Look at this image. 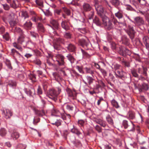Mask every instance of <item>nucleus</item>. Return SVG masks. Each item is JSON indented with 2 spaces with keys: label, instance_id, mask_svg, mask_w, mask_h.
I'll use <instances>...</instances> for the list:
<instances>
[{
  "label": "nucleus",
  "instance_id": "774afa93",
  "mask_svg": "<svg viewBox=\"0 0 149 149\" xmlns=\"http://www.w3.org/2000/svg\"><path fill=\"white\" fill-rule=\"evenodd\" d=\"M79 30L82 33L85 34L86 32V31L85 28L79 29Z\"/></svg>",
  "mask_w": 149,
  "mask_h": 149
},
{
  "label": "nucleus",
  "instance_id": "39448f33",
  "mask_svg": "<svg viewBox=\"0 0 149 149\" xmlns=\"http://www.w3.org/2000/svg\"><path fill=\"white\" fill-rule=\"evenodd\" d=\"M102 20L103 24L105 26L106 28L108 30H110L113 28L112 24L107 17L105 16H103L102 17Z\"/></svg>",
  "mask_w": 149,
  "mask_h": 149
},
{
  "label": "nucleus",
  "instance_id": "4c0bfd02",
  "mask_svg": "<svg viewBox=\"0 0 149 149\" xmlns=\"http://www.w3.org/2000/svg\"><path fill=\"white\" fill-rule=\"evenodd\" d=\"M36 2L37 5L41 7L43 6V1L42 0H36Z\"/></svg>",
  "mask_w": 149,
  "mask_h": 149
},
{
  "label": "nucleus",
  "instance_id": "ea45409f",
  "mask_svg": "<svg viewBox=\"0 0 149 149\" xmlns=\"http://www.w3.org/2000/svg\"><path fill=\"white\" fill-rule=\"evenodd\" d=\"M40 121V119L38 116H36L34 117L33 120V123L34 125H36L37 123Z\"/></svg>",
  "mask_w": 149,
  "mask_h": 149
},
{
  "label": "nucleus",
  "instance_id": "0eeeda50",
  "mask_svg": "<svg viewBox=\"0 0 149 149\" xmlns=\"http://www.w3.org/2000/svg\"><path fill=\"white\" fill-rule=\"evenodd\" d=\"M95 7L98 15L101 16L104 12L103 7L100 5H99L98 2L95 0Z\"/></svg>",
  "mask_w": 149,
  "mask_h": 149
},
{
  "label": "nucleus",
  "instance_id": "a18cd8bd",
  "mask_svg": "<svg viewBox=\"0 0 149 149\" xmlns=\"http://www.w3.org/2000/svg\"><path fill=\"white\" fill-rule=\"evenodd\" d=\"M98 85L97 84V85H96V89L99 88L101 86H103L104 85V84L102 81H101V80L98 81Z\"/></svg>",
  "mask_w": 149,
  "mask_h": 149
},
{
  "label": "nucleus",
  "instance_id": "de8ad7c7",
  "mask_svg": "<svg viewBox=\"0 0 149 149\" xmlns=\"http://www.w3.org/2000/svg\"><path fill=\"white\" fill-rule=\"evenodd\" d=\"M127 149H136V146L135 144H131L129 146Z\"/></svg>",
  "mask_w": 149,
  "mask_h": 149
},
{
  "label": "nucleus",
  "instance_id": "bf43d9fd",
  "mask_svg": "<svg viewBox=\"0 0 149 149\" xmlns=\"http://www.w3.org/2000/svg\"><path fill=\"white\" fill-rule=\"evenodd\" d=\"M120 65L118 64H115L113 65L112 68L114 69L115 70H116L119 68Z\"/></svg>",
  "mask_w": 149,
  "mask_h": 149
},
{
  "label": "nucleus",
  "instance_id": "9b49d317",
  "mask_svg": "<svg viewBox=\"0 0 149 149\" xmlns=\"http://www.w3.org/2000/svg\"><path fill=\"white\" fill-rule=\"evenodd\" d=\"M56 58V61L60 65H64L65 63L64 61V57L60 54H58L55 56Z\"/></svg>",
  "mask_w": 149,
  "mask_h": 149
},
{
  "label": "nucleus",
  "instance_id": "603ef678",
  "mask_svg": "<svg viewBox=\"0 0 149 149\" xmlns=\"http://www.w3.org/2000/svg\"><path fill=\"white\" fill-rule=\"evenodd\" d=\"M3 38L6 40H8L9 39V36L8 34L7 33L6 34L3 35Z\"/></svg>",
  "mask_w": 149,
  "mask_h": 149
},
{
  "label": "nucleus",
  "instance_id": "37998d69",
  "mask_svg": "<svg viewBox=\"0 0 149 149\" xmlns=\"http://www.w3.org/2000/svg\"><path fill=\"white\" fill-rule=\"evenodd\" d=\"M6 134V131L4 128H1L0 130V135L2 136H4Z\"/></svg>",
  "mask_w": 149,
  "mask_h": 149
},
{
  "label": "nucleus",
  "instance_id": "680f3d73",
  "mask_svg": "<svg viewBox=\"0 0 149 149\" xmlns=\"http://www.w3.org/2000/svg\"><path fill=\"white\" fill-rule=\"evenodd\" d=\"M142 88L145 90H147L148 89V87L147 84H144L142 85Z\"/></svg>",
  "mask_w": 149,
  "mask_h": 149
},
{
  "label": "nucleus",
  "instance_id": "79ce46f5",
  "mask_svg": "<svg viewBox=\"0 0 149 149\" xmlns=\"http://www.w3.org/2000/svg\"><path fill=\"white\" fill-rule=\"evenodd\" d=\"M85 69L86 73H89L91 74H93V71L91 70L90 68H85Z\"/></svg>",
  "mask_w": 149,
  "mask_h": 149
},
{
  "label": "nucleus",
  "instance_id": "c9c22d12",
  "mask_svg": "<svg viewBox=\"0 0 149 149\" xmlns=\"http://www.w3.org/2000/svg\"><path fill=\"white\" fill-rule=\"evenodd\" d=\"M29 78L32 82H35L36 81V77L34 74H30L29 75Z\"/></svg>",
  "mask_w": 149,
  "mask_h": 149
},
{
  "label": "nucleus",
  "instance_id": "2f4dec72",
  "mask_svg": "<svg viewBox=\"0 0 149 149\" xmlns=\"http://www.w3.org/2000/svg\"><path fill=\"white\" fill-rule=\"evenodd\" d=\"M26 44L27 47L28 48H31L34 46V44L31 41L26 42Z\"/></svg>",
  "mask_w": 149,
  "mask_h": 149
},
{
  "label": "nucleus",
  "instance_id": "a19ab883",
  "mask_svg": "<svg viewBox=\"0 0 149 149\" xmlns=\"http://www.w3.org/2000/svg\"><path fill=\"white\" fill-rule=\"evenodd\" d=\"M22 17H24V19L29 17L27 12L25 11H23L22 12Z\"/></svg>",
  "mask_w": 149,
  "mask_h": 149
},
{
  "label": "nucleus",
  "instance_id": "bb28decb",
  "mask_svg": "<svg viewBox=\"0 0 149 149\" xmlns=\"http://www.w3.org/2000/svg\"><path fill=\"white\" fill-rule=\"evenodd\" d=\"M134 125L132 122L129 123V125L127 128L128 129L129 131H132L134 130Z\"/></svg>",
  "mask_w": 149,
  "mask_h": 149
},
{
  "label": "nucleus",
  "instance_id": "2eb2a0df",
  "mask_svg": "<svg viewBox=\"0 0 149 149\" xmlns=\"http://www.w3.org/2000/svg\"><path fill=\"white\" fill-rule=\"evenodd\" d=\"M27 38L23 35H21L17 39L18 42L21 44L24 43H26Z\"/></svg>",
  "mask_w": 149,
  "mask_h": 149
},
{
  "label": "nucleus",
  "instance_id": "f257e3e1",
  "mask_svg": "<svg viewBox=\"0 0 149 149\" xmlns=\"http://www.w3.org/2000/svg\"><path fill=\"white\" fill-rule=\"evenodd\" d=\"M102 20L103 24L105 26L106 28L108 30H110L113 28L112 24L107 17L105 16H103L102 17Z\"/></svg>",
  "mask_w": 149,
  "mask_h": 149
},
{
  "label": "nucleus",
  "instance_id": "473e14b6",
  "mask_svg": "<svg viewBox=\"0 0 149 149\" xmlns=\"http://www.w3.org/2000/svg\"><path fill=\"white\" fill-rule=\"evenodd\" d=\"M93 22L97 25L100 26L101 24V22L99 19V18L97 17H95V19L93 20Z\"/></svg>",
  "mask_w": 149,
  "mask_h": 149
},
{
  "label": "nucleus",
  "instance_id": "a211bd4d",
  "mask_svg": "<svg viewBox=\"0 0 149 149\" xmlns=\"http://www.w3.org/2000/svg\"><path fill=\"white\" fill-rule=\"evenodd\" d=\"M143 39L146 48L149 51V38L147 36H145Z\"/></svg>",
  "mask_w": 149,
  "mask_h": 149
},
{
  "label": "nucleus",
  "instance_id": "6e6552de",
  "mask_svg": "<svg viewBox=\"0 0 149 149\" xmlns=\"http://www.w3.org/2000/svg\"><path fill=\"white\" fill-rule=\"evenodd\" d=\"M49 97L55 101L57 100V97L58 93L54 89H52L49 90L48 92Z\"/></svg>",
  "mask_w": 149,
  "mask_h": 149
},
{
  "label": "nucleus",
  "instance_id": "5fc2aeb1",
  "mask_svg": "<svg viewBox=\"0 0 149 149\" xmlns=\"http://www.w3.org/2000/svg\"><path fill=\"white\" fill-rule=\"evenodd\" d=\"M85 121L82 120H78V124L80 126H82L84 125Z\"/></svg>",
  "mask_w": 149,
  "mask_h": 149
},
{
  "label": "nucleus",
  "instance_id": "ddd939ff",
  "mask_svg": "<svg viewBox=\"0 0 149 149\" xmlns=\"http://www.w3.org/2000/svg\"><path fill=\"white\" fill-rule=\"evenodd\" d=\"M134 23L136 25H141L144 24V21L141 17H136L134 18Z\"/></svg>",
  "mask_w": 149,
  "mask_h": 149
},
{
  "label": "nucleus",
  "instance_id": "20e7f679",
  "mask_svg": "<svg viewBox=\"0 0 149 149\" xmlns=\"http://www.w3.org/2000/svg\"><path fill=\"white\" fill-rule=\"evenodd\" d=\"M102 20L103 24L105 26L106 28L108 30H110L113 28L112 24L107 17L105 16H103L102 17Z\"/></svg>",
  "mask_w": 149,
  "mask_h": 149
},
{
  "label": "nucleus",
  "instance_id": "412c9836",
  "mask_svg": "<svg viewBox=\"0 0 149 149\" xmlns=\"http://www.w3.org/2000/svg\"><path fill=\"white\" fill-rule=\"evenodd\" d=\"M50 22L54 28L56 29H58L59 24L56 20L53 19H51L50 20Z\"/></svg>",
  "mask_w": 149,
  "mask_h": 149
},
{
  "label": "nucleus",
  "instance_id": "13d9d810",
  "mask_svg": "<svg viewBox=\"0 0 149 149\" xmlns=\"http://www.w3.org/2000/svg\"><path fill=\"white\" fill-rule=\"evenodd\" d=\"M63 10L64 12L68 15H69L70 14V10L67 8H63Z\"/></svg>",
  "mask_w": 149,
  "mask_h": 149
},
{
  "label": "nucleus",
  "instance_id": "e433bc0d",
  "mask_svg": "<svg viewBox=\"0 0 149 149\" xmlns=\"http://www.w3.org/2000/svg\"><path fill=\"white\" fill-rule=\"evenodd\" d=\"M111 103L113 106L115 107L116 108H118L119 107V106L118 103L115 100H113L111 101Z\"/></svg>",
  "mask_w": 149,
  "mask_h": 149
},
{
  "label": "nucleus",
  "instance_id": "09e8293b",
  "mask_svg": "<svg viewBox=\"0 0 149 149\" xmlns=\"http://www.w3.org/2000/svg\"><path fill=\"white\" fill-rule=\"evenodd\" d=\"M115 15V16L119 19L122 18L123 16L122 13L120 12H118L116 13Z\"/></svg>",
  "mask_w": 149,
  "mask_h": 149
},
{
  "label": "nucleus",
  "instance_id": "f03ea898",
  "mask_svg": "<svg viewBox=\"0 0 149 149\" xmlns=\"http://www.w3.org/2000/svg\"><path fill=\"white\" fill-rule=\"evenodd\" d=\"M102 20L103 24L105 26L106 28L108 30H110L113 28L112 24L107 17L105 16H103L102 17Z\"/></svg>",
  "mask_w": 149,
  "mask_h": 149
},
{
  "label": "nucleus",
  "instance_id": "aec40b11",
  "mask_svg": "<svg viewBox=\"0 0 149 149\" xmlns=\"http://www.w3.org/2000/svg\"><path fill=\"white\" fill-rule=\"evenodd\" d=\"M31 13L32 14H33V15L32 16V17L31 18V19L33 21L35 22H37L39 20H41V18L36 15L35 13L34 12L32 11L31 12Z\"/></svg>",
  "mask_w": 149,
  "mask_h": 149
},
{
  "label": "nucleus",
  "instance_id": "338daca9",
  "mask_svg": "<svg viewBox=\"0 0 149 149\" xmlns=\"http://www.w3.org/2000/svg\"><path fill=\"white\" fill-rule=\"evenodd\" d=\"M6 64L8 66V68L9 69H12V67L11 66V64L9 61L7 60L6 61Z\"/></svg>",
  "mask_w": 149,
  "mask_h": 149
},
{
  "label": "nucleus",
  "instance_id": "f704fd0d",
  "mask_svg": "<svg viewBox=\"0 0 149 149\" xmlns=\"http://www.w3.org/2000/svg\"><path fill=\"white\" fill-rule=\"evenodd\" d=\"M11 15L13 16L12 18L10 19L9 21V23L11 26H13L15 24V20L13 19L14 18V15L13 14H11Z\"/></svg>",
  "mask_w": 149,
  "mask_h": 149
},
{
  "label": "nucleus",
  "instance_id": "6ab92c4d",
  "mask_svg": "<svg viewBox=\"0 0 149 149\" xmlns=\"http://www.w3.org/2000/svg\"><path fill=\"white\" fill-rule=\"evenodd\" d=\"M114 73L116 77L117 78H120L124 77L125 74V73L123 71H121L120 72L118 71L117 73L115 72H114Z\"/></svg>",
  "mask_w": 149,
  "mask_h": 149
},
{
  "label": "nucleus",
  "instance_id": "4468645a",
  "mask_svg": "<svg viewBox=\"0 0 149 149\" xmlns=\"http://www.w3.org/2000/svg\"><path fill=\"white\" fill-rule=\"evenodd\" d=\"M69 24L68 21H62L61 23V26L63 29L67 31L69 29Z\"/></svg>",
  "mask_w": 149,
  "mask_h": 149
},
{
  "label": "nucleus",
  "instance_id": "c756f323",
  "mask_svg": "<svg viewBox=\"0 0 149 149\" xmlns=\"http://www.w3.org/2000/svg\"><path fill=\"white\" fill-rule=\"evenodd\" d=\"M37 29L38 31L43 32L44 31V27L40 23H38L37 26Z\"/></svg>",
  "mask_w": 149,
  "mask_h": 149
},
{
  "label": "nucleus",
  "instance_id": "7c9ffc66",
  "mask_svg": "<svg viewBox=\"0 0 149 149\" xmlns=\"http://www.w3.org/2000/svg\"><path fill=\"white\" fill-rule=\"evenodd\" d=\"M106 120L108 123L111 125H113V121L111 118L109 116H107L106 117Z\"/></svg>",
  "mask_w": 149,
  "mask_h": 149
},
{
  "label": "nucleus",
  "instance_id": "4be33fe9",
  "mask_svg": "<svg viewBox=\"0 0 149 149\" xmlns=\"http://www.w3.org/2000/svg\"><path fill=\"white\" fill-rule=\"evenodd\" d=\"M83 6L84 10L86 11H90L92 9L91 7L89 4L87 3H84Z\"/></svg>",
  "mask_w": 149,
  "mask_h": 149
},
{
  "label": "nucleus",
  "instance_id": "5701e85b",
  "mask_svg": "<svg viewBox=\"0 0 149 149\" xmlns=\"http://www.w3.org/2000/svg\"><path fill=\"white\" fill-rule=\"evenodd\" d=\"M25 91L27 94L30 96H32L35 94L34 89L31 88V89L27 90L25 89Z\"/></svg>",
  "mask_w": 149,
  "mask_h": 149
},
{
  "label": "nucleus",
  "instance_id": "1a4fd4ad",
  "mask_svg": "<svg viewBox=\"0 0 149 149\" xmlns=\"http://www.w3.org/2000/svg\"><path fill=\"white\" fill-rule=\"evenodd\" d=\"M130 38L132 39L134 38V31L133 26H128V29L126 30Z\"/></svg>",
  "mask_w": 149,
  "mask_h": 149
},
{
  "label": "nucleus",
  "instance_id": "8fccbe9b",
  "mask_svg": "<svg viewBox=\"0 0 149 149\" xmlns=\"http://www.w3.org/2000/svg\"><path fill=\"white\" fill-rule=\"evenodd\" d=\"M17 2V1H13V3L12 4H10V5L12 7L14 8H16L17 6V5L16 4V3Z\"/></svg>",
  "mask_w": 149,
  "mask_h": 149
},
{
  "label": "nucleus",
  "instance_id": "b1692460",
  "mask_svg": "<svg viewBox=\"0 0 149 149\" xmlns=\"http://www.w3.org/2000/svg\"><path fill=\"white\" fill-rule=\"evenodd\" d=\"M68 50L70 52H73L76 49V47L75 46L72 44H69L67 47Z\"/></svg>",
  "mask_w": 149,
  "mask_h": 149
},
{
  "label": "nucleus",
  "instance_id": "cd10ccee",
  "mask_svg": "<svg viewBox=\"0 0 149 149\" xmlns=\"http://www.w3.org/2000/svg\"><path fill=\"white\" fill-rule=\"evenodd\" d=\"M68 59L72 63L74 62L75 59L73 56L70 54H68L66 56Z\"/></svg>",
  "mask_w": 149,
  "mask_h": 149
},
{
  "label": "nucleus",
  "instance_id": "f3484780",
  "mask_svg": "<svg viewBox=\"0 0 149 149\" xmlns=\"http://www.w3.org/2000/svg\"><path fill=\"white\" fill-rule=\"evenodd\" d=\"M79 42L80 44L82 46H87L90 43L89 41L87 39L86 40L84 39H79Z\"/></svg>",
  "mask_w": 149,
  "mask_h": 149
},
{
  "label": "nucleus",
  "instance_id": "3c124183",
  "mask_svg": "<svg viewBox=\"0 0 149 149\" xmlns=\"http://www.w3.org/2000/svg\"><path fill=\"white\" fill-rule=\"evenodd\" d=\"M123 125L125 128H127L129 125L127 121L126 120H124L123 121Z\"/></svg>",
  "mask_w": 149,
  "mask_h": 149
},
{
  "label": "nucleus",
  "instance_id": "e2e57ef3",
  "mask_svg": "<svg viewBox=\"0 0 149 149\" xmlns=\"http://www.w3.org/2000/svg\"><path fill=\"white\" fill-rule=\"evenodd\" d=\"M95 129L99 132H100L102 131V129L98 125H97L95 127Z\"/></svg>",
  "mask_w": 149,
  "mask_h": 149
},
{
  "label": "nucleus",
  "instance_id": "052dcab7",
  "mask_svg": "<svg viewBox=\"0 0 149 149\" xmlns=\"http://www.w3.org/2000/svg\"><path fill=\"white\" fill-rule=\"evenodd\" d=\"M2 5L3 6L4 9L6 10H8L10 8L9 6L6 4H2Z\"/></svg>",
  "mask_w": 149,
  "mask_h": 149
},
{
  "label": "nucleus",
  "instance_id": "72a5a7b5",
  "mask_svg": "<svg viewBox=\"0 0 149 149\" xmlns=\"http://www.w3.org/2000/svg\"><path fill=\"white\" fill-rule=\"evenodd\" d=\"M114 23L115 25H116L117 26L120 27H123V26H125V23H120L116 21H114Z\"/></svg>",
  "mask_w": 149,
  "mask_h": 149
},
{
  "label": "nucleus",
  "instance_id": "6e6d98bb",
  "mask_svg": "<svg viewBox=\"0 0 149 149\" xmlns=\"http://www.w3.org/2000/svg\"><path fill=\"white\" fill-rule=\"evenodd\" d=\"M131 72L134 76L135 77H137L138 74H137L136 70H131Z\"/></svg>",
  "mask_w": 149,
  "mask_h": 149
},
{
  "label": "nucleus",
  "instance_id": "f8f14e48",
  "mask_svg": "<svg viewBox=\"0 0 149 149\" xmlns=\"http://www.w3.org/2000/svg\"><path fill=\"white\" fill-rule=\"evenodd\" d=\"M2 114L6 119L10 118L12 115V112L8 109H6L3 110L2 112Z\"/></svg>",
  "mask_w": 149,
  "mask_h": 149
},
{
  "label": "nucleus",
  "instance_id": "864d4df0",
  "mask_svg": "<svg viewBox=\"0 0 149 149\" xmlns=\"http://www.w3.org/2000/svg\"><path fill=\"white\" fill-rule=\"evenodd\" d=\"M87 79L89 84H91L93 80V79L91 77L87 76L86 77Z\"/></svg>",
  "mask_w": 149,
  "mask_h": 149
},
{
  "label": "nucleus",
  "instance_id": "7ed1b4c3",
  "mask_svg": "<svg viewBox=\"0 0 149 149\" xmlns=\"http://www.w3.org/2000/svg\"><path fill=\"white\" fill-rule=\"evenodd\" d=\"M102 20L103 24L105 26L106 28L108 30H110L113 28L112 24L107 17L105 16H103L102 17Z\"/></svg>",
  "mask_w": 149,
  "mask_h": 149
},
{
  "label": "nucleus",
  "instance_id": "69168bd1",
  "mask_svg": "<svg viewBox=\"0 0 149 149\" xmlns=\"http://www.w3.org/2000/svg\"><path fill=\"white\" fill-rule=\"evenodd\" d=\"M16 85V83L14 81H11V82H10L9 84L8 85L10 86H15Z\"/></svg>",
  "mask_w": 149,
  "mask_h": 149
},
{
  "label": "nucleus",
  "instance_id": "dca6fc26",
  "mask_svg": "<svg viewBox=\"0 0 149 149\" xmlns=\"http://www.w3.org/2000/svg\"><path fill=\"white\" fill-rule=\"evenodd\" d=\"M32 24L29 20L26 21L24 24L23 27L26 29H30L32 27Z\"/></svg>",
  "mask_w": 149,
  "mask_h": 149
},
{
  "label": "nucleus",
  "instance_id": "0e129e2a",
  "mask_svg": "<svg viewBox=\"0 0 149 149\" xmlns=\"http://www.w3.org/2000/svg\"><path fill=\"white\" fill-rule=\"evenodd\" d=\"M129 117L130 119H133L134 118V113L130 112L129 113Z\"/></svg>",
  "mask_w": 149,
  "mask_h": 149
},
{
  "label": "nucleus",
  "instance_id": "49530a36",
  "mask_svg": "<svg viewBox=\"0 0 149 149\" xmlns=\"http://www.w3.org/2000/svg\"><path fill=\"white\" fill-rule=\"evenodd\" d=\"M13 46L17 49L20 50L21 51L22 50V47L17 44L16 42H14L13 43Z\"/></svg>",
  "mask_w": 149,
  "mask_h": 149
},
{
  "label": "nucleus",
  "instance_id": "4d7b16f0",
  "mask_svg": "<svg viewBox=\"0 0 149 149\" xmlns=\"http://www.w3.org/2000/svg\"><path fill=\"white\" fill-rule=\"evenodd\" d=\"M15 31L17 33H19L22 34L23 33L22 31L19 28H16L15 29Z\"/></svg>",
  "mask_w": 149,
  "mask_h": 149
},
{
  "label": "nucleus",
  "instance_id": "58836bf2",
  "mask_svg": "<svg viewBox=\"0 0 149 149\" xmlns=\"http://www.w3.org/2000/svg\"><path fill=\"white\" fill-rule=\"evenodd\" d=\"M111 3L113 5L116 6L119 4V2L118 0H111Z\"/></svg>",
  "mask_w": 149,
  "mask_h": 149
},
{
  "label": "nucleus",
  "instance_id": "c03bdc74",
  "mask_svg": "<svg viewBox=\"0 0 149 149\" xmlns=\"http://www.w3.org/2000/svg\"><path fill=\"white\" fill-rule=\"evenodd\" d=\"M64 37L66 38L70 39L71 38V35L69 32H65L64 34Z\"/></svg>",
  "mask_w": 149,
  "mask_h": 149
},
{
  "label": "nucleus",
  "instance_id": "a878e982",
  "mask_svg": "<svg viewBox=\"0 0 149 149\" xmlns=\"http://www.w3.org/2000/svg\"><path fill=\"white\" fill-rule=\"evenodd\" d=\"M71 131L72 133L75 134L78 136L79 135L81 134L78 129L74 127V126H73V128L71 129Z\"/></svg>",
  "mask_w": 149,
  "mask_h": 149
},
{
  "label": "nucleus",
  "instance_id": "9d476101",
  "mask_svg": "<svg viewBox=\"0 0 149 149\" xmlns=\"http://www.w3.org/2000/svg\"><path fill=\"white\" fill-rule=\"evenodd\" d=\"M51 115L53 116L61 117L63 119H64L65 116L63 113H62L57 109H53L52 110Z\"/></svg>",
  "mask_w": 149,
  "mask_h": 149
},
{
  "label": "nucleus",
  "instance_id": "393cba45",
  "mask_svg": "<svg viewBox=\"0 0 149 149\" xmlns=\"http://www.w3.org/2000/svg\"><path fill=\"white\" fill-rule=\"evenodd\" d=\"M138 72L139 73L143 74L144 75H146V69L143 67H142L141 68H139Z\"/></svg>",
  "mask_w": 149,
  "mask_h": 149
},
{
  "label": "nucleus",
  "instance_id": "c85d7f7f",
  "mask_svg": "<svg viewBox=\"0 0 149 149\" xmlns=\"http://www.w3.org/2000/svg\"><path fill=\"white\" fill-rule=\"evenodd\" d=\"M19 134L17 132H14L11 134V137L14 139H16L19 137Z\"/></svg>",
  "mask_w": 149,
  "mask_h": 149
},
{
  "label": "nucleus",
  "instance_id": "423d86ee",
  "mask_svg": "<svg viewBox=\"0 0 149 149\" xmlns=\"http://www.w3.org/2000/svg\"><path fill=\"white\" fill-rule=\"evenodd\" d=\"M102 20L103 24L105 26L106 28L108 30H110L113 28L112 24L107 17L105 16H103L102 17Z\"/></svg>",
  "mask_w": 149,
  "mask_h": 149
}]
</instances>
